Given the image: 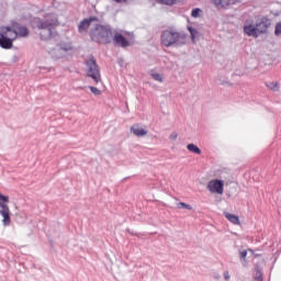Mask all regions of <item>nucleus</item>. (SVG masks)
I'll list each match as a JSON object with an SVG mask.
<instances>
[{
    "instance_id": "23",
    "label": "nucleus",
    "mask_w": 281,
    "mask_h": 281,
    "mask_svg": "<svg viewBox=\"0 0 281 281\" xmlns=\"http://www.w3.org/2000/svg\"><path fill=\"white\" fill-rule=\"evenodd\" d=\"M89 89H90L91 93H93V95H102V91H100V89H98L93 86H89Z\"/></svg>"
},
{
    "instance_id": "4",
    "label": "nucleus",
    "mask_w": 281,
    "mask_h": 281,
    "mask_svg": "<svg viewBox=\"0 0 281 281\" xmlns=\"http://www.w3.org/2000/svg\"><path fill=\"white\" fill-rule=\"evenodd\" d=\"M271 26V20L268 18H260L256 21L255 24H249L244 26V32L248 36H254L258 38L260 34H266L267 30Z\"/></svg>"
},
{
    "instance_id": "12",
    "label": "nucleus",
    "mask_w": 281,
    "mask_h": 281,
    "mask_svg": "<svg viewBox=\"0 0 281 281\" xmlns=\"http://www.w3.org/2000/svg\"><path fill=\"white\" fill-rule=\"evenodd\" d=\"M131 133H133V135H135L136 137H146V135H148V130L143 128L139 124H134L131 128H130Z\"/></svg>"
},
{
    "instance_id": "1",
    "label": "nucleus",
    "mask_w": 281,
    "mask_h": 281,
    "mask_svg": "<svg viewBox=\"0 0 281 281\" xmlns=\"http://www.w3.org/2000/svg\"><path fill=\"white\" fill-rule=\"evenodd\" d=\"M56 27H58V18L54 14H48L44 20H38L37 30L42 41H49L56 37Z\"/></svg>"
},
{
    "instance_id": "21",
    "label": "nucleus",
    "mask_w": 281,
    "mask_h": 281,
    "mask_svg": "<svg viewBox=\"0 0 281 281\" xmlns=\"http://www.w3.org/2000/svg\"><path fill=\"white\" fill-rule=\"evenodd\" d=\"M151 78H154L157 82H164V76L159 72H151Z\"/></svg>"
},
{
    "instance_id": "13",
    "label": "nucleus",
    "mask_w": 281,
    "mask_h": 281,
    "mask_svg": "<svg viewBox=\"0 0 281 281\" xmlns=\"http://www.w3.org/2000/svg\"><path fill=\"white\" fill-rule=\"evenodd\" d=\"M113 41L120 47H128V45H131V42H128V40H126V37L120 33L114 34Z\"/></svg>"
},
{
    "instance_id": "22",
    "label": "nucleus",
    "mask_w": 281,
    "mask_h": 281,
    "mask_svg": "<svg viewBox=\"0 0 281 281\" xmlns=\"http://www.w3.org/2000/svg\"><path fill=\"white\" fill-rule=\"evenodd\" d=\"M201 12H202L201 9L195 8V9L192 10L191 16H193V19H199V16H201Z\"/></svg>"
},
{
    "instance_id": "16",
    "label": "nucleus",
    "mask_w": 281,
    "mask_h": 281,
    "mask_svg": "<svg viewBox=\"0 0 281 281\" xmlns=\"http://www.w3.org/2000/svg\"><path fill=\"white\" fill-rule=\"evenodd\" d=\"M266 87L270 91H274V92L280 91V82L279 81H270V82L266 83Z\"/></svg>"
},
{
    "instance_id": "7",
    "label": "nucleus",
    "mask_w": 281,
    "mask_h": 281,
    "mask_svg": "<svg viewBox=\"0 0 281 281\" xmlns=\"http://www.w3.org/2000/svg\"><path fill=\"white\" fill-rule=\"evenodd\" d=\"M74 52V46L69 42H60L57 46L50 52L52 58L58 60L60 58H67Z\"/></svg>"
},
{
    "instance_id": "17",
    "label": "nucleus",
    "mask_w": 281,
    "mask_h": 281,
    "mask_svg": "<svg viewBox=\"0 0 281 281\" xmlns=\"http://www.w3.org/2000/svg\"><path fill=\"white\" fill-rule=\"evenodd\" d=\"M187 149L194 155H201V148L192 143L187 145Z\"/></svg>"
},
{
    "instance_id": "15",
    "label": "nucleus",
    "mask_w": 281,
    "mask_h": 281,
    "mask_svg": "<svg viewBox=\"0 0 281 281\" xmlns=\"http://www.w3.org/2000/svg\"><path fill=\"white\" fill-rule=\"evenodd\" d=\"M225 217L229 223H233V225H240V218L232 213H225Z\"/></svg>"
},
{
    "instance_id": "19",
    "label": "nucleus",
    "mask_w": 281,
    "mask_h": 281,
    "mask_svg": "<svg viewBox=\"0 0 281 281\" xmlns=\"http://www.w3.org/2000/svg\"><path fill=\"white\" fill-rule=\"evenodd\" d=\"M188 30H189L191 38H192V41L194 43V40L199 38V31H196V29H194L192 26H189Z\"/></svg>"
},
{
    "instance_id": "3",
    "label": "nucleus",
    "mask_w": 281,
    "mask_h": 281,
    "mask_svg": "<svg viewBox=\"0 0 281 281\" xmlns=\"http://www.w3.org/2000/svg\"><path fill=\"white\" fill-rule=\"evenodd\" d=\"M90 36L95 43L106 45L113 41V31H111V26H104L97 23L90 31Z\"/></svg>"
},
{
    "instance_id": "11",
    "label": "nucleus",
    "mask_w": 281,
    "mask_h": 281,
    "mask_svg": "<svg viewBox=\"0 0 281 281\" xmlns=\"http://www.w3.org/2000/svg\"><path fill=\"white\" fill-rule=\"evenodd\" d=\"M12 32H16V34H18L16 37L21 36L22 38H25V37L30 36V31L27 30V27L16 23V22L13 23Z\"/></svg>"
},
{
    "instance_id": "26",
    "label": "nucleus",
    "mask_w": 281,
    "mask_h": 281,
    "mask_svg": "<svg viewBox=\"0 0 281 281\" xmlns=\"http://www.w3.org/2000/svg\"><path fill=\"white\" fill-rule=\"evenodd\" d=\"M159 3H164L165 5H175V0H158Z\"/></svg>"
},
{
    "instance_id": "18",
    "label": "nucleus",
    "mask_w": 281,
    "mask_h": 281,
    "mask_svg": "<svg viewBox=\"0 0 281 281\" xmlns=\"http://www.w3.org/2000/svg\"><path fill=\"white\" fill-rule=\"evenodd\" d=\"M177 209H178V210H187L188 212L194 210V207H192V205L186 204L184 202H179V203L177 204Z\"/></svg>"
},
{
    "instance_id": "6",
    "label": "nucleus",
    "mask_w": 281,
    "mask_h": 281,
    "mask_svg": "<svg viewBox=\"0 0 281 281\" xmlns=\"http://www.w3.org/2000/svg\"><path fill=\"white\" fill-rule=\"evenodd\" d=\"M85 65L87 67L88 78H91L93 82H95V85H98V82H102L100 66H98V61H95V58L93 57V55L88 56V58L85 61Z\"/></svg>"
},
{
    "instance_id": "5",
    "label": "nucleus",
    "mask_w": 281,
    "mask_h": 281,
    "mask_svg": "<svg viewBox=\"0 0 281 281\" xmlns=\"http://www.w3.org/2000/svg\"><path fill=\"white\" fill-rule=\"evenodd\" d=\"M18 33L10 26H0V47L2 49H12V43L16 41Z\"/></svg>"
},
{
    "instance_id": "9",
    "label": "nucleus",
    "mask_w": 281,
    "mask_h": 281,
    "mask_svg": "<svg viewBox=\"0 0 281 281\" xmlns=\"http://www.w3.org/2000/svg\"><path fill=\"white\" fill-rule=\"evenodd\" d=\"M225 182L223 180L214 179L210 180L206 190L211 191L212 194H223Z\"/></svg>"
},
{
    "instance_id": "28",
    "label": "nucleus",
    "mask_w": 281,
    "mask_h": 281,
    "mask_svg": "<svg viewBox=\"0 0 281 281\" xmlns=\"http://www.w3.org/2000/svg\"><path fill=\"white\" fill-rule=\"evenodd\" d=\"M240 258H241V259L247 258V250H243V251L240 252Z\"/></svg>"
},
{
    "instance_id": "29",
    "label": "nucleus",
    "mask_w": 281,
    "mask_h": 281,
    "mask_svg": "<svg viewBox=\"0 0 281 281\" xmlns=\"http://www.w3.org/2000/svg\"><path fill=\"white\" fill-rule=\"evenodd\" d=\"M224 278H225V280H229V272H225Z\"/></svg>"
},
{
    "instance_id": "2",
    "label": "nucleus",
    "mask_w": 281,
    "mask_h": 281,
    "mask_svg": "<svg viewBox=\"0 0 281 281\" xmlns=\"http://www.w3.org/2000/svg\"><path fill=\"white\" fill-rule=\"evenodd\" d=\"M160 43L164 47H183L186 45V34L175 29L165 30L160 35Z\"/></svg>"
},
{
    "instance_id": "14",
    "label": "nucleus",
    "mask_w": 281,
    "mask_h": 281,
    "mask_svg": "<svg viewBox=\"0 0 281 281\" xmlns=\"http://www.w3.org/2000/svg\"><path fill=\"white\" fill-rule=\"evenodd\" d=\"M215 5L227 8V5H234L238 0H212Z\"/></svg>"
},
{
    "instance_id": "10",
    "label": "nucleus",
    "mask_w": 281,
    "mask_h": 281,
    "mask_svg": "<svg viewBox=\"0 0 281 281\" xmlns=\"http://www.w3.org/2000/svg\"><path fill=\"white\" fill-rule=\"evenodd\" d=\"M100 20L95 16H90L88 19L82 20L78 25V32L79 34H87V31L91 25L95 27L97 23H99Z\"/></svg>"
},
{
    "instance_id": "25",
    "label": "nucleus",
    "mask_w": 281,
    "mask_h": 281,
    "mask_svg": "<svg viewBox=\"0 0 281 281\" xmlns=\"http://www.w3.org/2000/svg\"><path fill=\"white\" fill-rule=\"evenodd\" d=\"M280 34H281V22L277 23L274 29V35L280 36Z\"/></svg>"
},
{
    "instance_id": "24",
    "label": "nucleus",
    "mask_w": 281,
    "mask_h": 281,
    "mask_svg": "<svg viewBox=\"0 0 281 281\" xmlns=\"http://www.w3.org/2000/svg\"><path fill=\"white\" fill-rule=\"evenodd\" d=\"M252 281H262V272L260 270H256Z\"/></svg>"
},
{
    "instance_id": "8",
    "label": "nucleus",
    "mask_w": 281,
    "mask_h": 281,
    "mask_svg": "<svg viewBox=\"0 0 281 281\" xmlns=\"http://www.w3.org/2000/svg\"><path fill=\"white\" fill-rule=\"evenodd\" d=\"M21 210L15 201H10V196L0 193V212H18Z\"/></svg>"
},
{
    "instance_id": "20",
    "label": "nucleus",
    "mask_w": 281,
    "mask_h": 281,
    "mask_svg": "<svg viewBox=\"0 0 281 281\" xmlns=\"http://www.w3.org/2000/svg\"><path fill=\"white\" fill-rule=\"evenodd\" d=\"M1 214H2V218H3L2 220L3 225H5V226L10 225V223H11V221H10V213L2 212Z\"/></svg>"
},
{
    "instance_id": "30",
    "label": "nucleus",
    "mask_w": 281,
    "mask_h": 281,
    "mask_svg": "<svg viewBox=\"0 0 281 281\" xmlns=\"http://www.w3.org/2000/svg\"><path fill=\"white\" fill-rule=\"evenodd\" d=\"M116 3H122V0H114Z\"/></svg>"
},
{
    "instance_id": "27",
    "label": "nucleus",
    "mask_w": 281,
    "mask_h": 281,
    "mask_svg": "<svg viewBox=\"0 0 281 281\" xmlns=\"http://www.w3.org/2000/svg\"><path fill=\"white\" fill-rule=\"evenodd\" d=\"M179 137V134L177 132H172L169 135V139H171V142H177V138Z\"/></svg>"
}]
</instances>
